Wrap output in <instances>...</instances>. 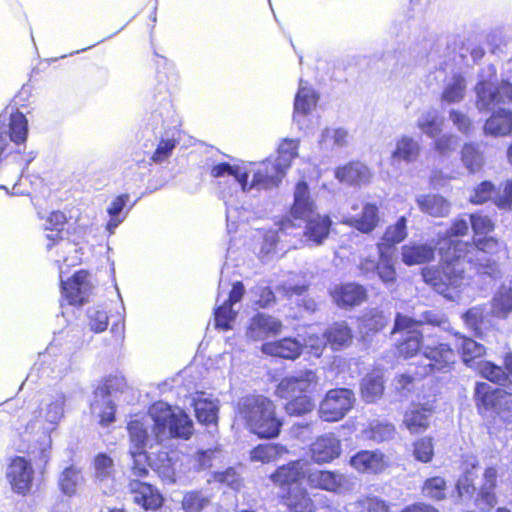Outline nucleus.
Segmentation results:
<instances>
[{"instance_id":"6","label":"nucleus","mask_w":512,"mask_h":512,"mask_svg":"<svg viewBox=\"0 0 512 512\" xmlns=\"http://www.w3.org/2000/svg\"><path fill=\"white\" fill-rule=\"evenodd\" d=\"M473 400L479 415L494 413L505 416L506 422L512 420V392L486 382H476Z\"/></svg>"},{"instance_id":"32","label":"nucleus","mask_w":512,"mask_h":512,"mask_svg":"<svg viewBox=\"0 0 512 512\" xmlns=\"http://www.w3.org/2000/svg\"><path fill=\"white\" fill-rule=\"evenodd\" d=\"M69 220L70 217L62 210H53L47 215L44 229L46 231L55 232L54 234L46 235L48 250L52 249L63 240V233Z\"/></svg>"},{"instance_id":"44","label":"nucleus","mask_w":512,"mask_h":512,"mask_svg":"<svg viewBox=\"0 0 512 512\" xmlns=\"http://www.w3.org/2000/svg\"><path fill=\"white\" fill-rule=\"evenodd\" d=\"M469 222L474 233V238L489 236L496 227L492 218L481 211L471 213L469 215Z\"/></svg>"},{"instance_id":"4","label":"nucleus","mask_w":512,"mask_h":512,"mask_svg":"<svg viewBox=\"0 0 512 512\" xmlns=\"http://www.w3.org/2000/svg\"><path fill=\"white\" fill-rule=\"evenodd\" d=\"M438 266H428L421 270L423 281L447 299L460 293L465 270L459 267L460 259H443Z\"/></svg>"},{"instance_id":"62","label":"nucleus","mask_w":512,"mask_h":512,"mask_svg":"<svg viewBox=\"0 0 512 512\" xmlns=\"http://www.w3.org/2000/svg\"><path fill=\"white\" fill-rule=\"evenodd\" d=\"M130 197L128 194H120L116 196L109 207L107 208V213L110 216V220L108 225L111 227H116L122 219L119 218L120 213L123 211Z\"/></svg>"},{"instance_id":"31","label":"nucleus","mask_w":512,"mask_h":512,"mask_svg":"<svg viewBox=\"0 0 512 512\" xmlns=\"http://www.w3.org/2000/svg\"><path fill=\"white\" fill-rule=\"evenodd\" d=\"M423 346V333L411 331L403 334L394 343V357L397 359H410L415 357Z\"/></svg>"},{"instance_id":"7","label":"nucleus","mask_w":512,"mask_h":512,"mask_svg":"<svg viewBox=\"0 0 512 512\" xmlns=\"http://www.w3.org/2000/svg\"><path fill=\"white\" fill-rule=\"evenodd\" d=\"M471 246L477 252L476 266L481 274L490 277L500 275V260L507 258L508 250L506 244L493 236L473 238Z\"/></svg>"},{"instance_id":"10","label":"nucleus","mask_w":512,"mask_h":512,"mask_svg":"<svg viewBox=\"0 0 512 512\" xmlns=\"http://www.w3.org/2000/svg\"><path fill=\"white\" fill-rule=\"evenodd\" d=\"M355 394L349 388L328 390L319 404V417L325 422H338L353 408Z\"/></svg>"},{"instance_id":"11","label":"nucleus","mask_w":512,"mask_h":512,"mask_svg":"<svg viewBox=\"0 0 512 512\" xmlns=\"http://www.w3.org/2000/svg\"><path fill=\"white\" fill-rule=\"evenodd\" d=\"M349 466L360 475L379 476L391 467L389 457L379 449H362L348 460Z\"/></svg>"},{"instance_id":"54","label":"nucleus","mask_w":512,"mask_h":512,"mask_svg":"<svg viewBox=\"0 0 512 512\" xmlns=\"http://www.w3.org/2000/svg\"><path fill=\"white\" fill-rule=\"evenodd\" d=\"M486 348L472 338H464L461 347V357L465 364L471 365L474 360L485 355Z\"/></svg>"},{"instance_id":"42","label":"nucleus","mask_w":512,"mask_h":512,"mask_svg":"<svg viewBox=\"0 0 512 512\" xmlns=\"http://www.w3.org/2000/svg\"><path fill=\"white\" fill-rule=\"evenodd\" d=\"M194 410L198 422L206 426H217L218 406L212 400L197 398L194 401Z\"/></svg>"},{"instance_id":"48","label":"nucleus","mask_w":512,"mask_h":512,"mask_svg":"<svg viewBox=\"0 0 512 512\" xmlns=\"http://www.w3.org/2000/svg\"><path fill=\"white\" fill-rule=\"evenodd\" d=\"M361 512H392L393 504L376 495H365L355 502Z\"/></svg>"},{"instance_id":"24","label":"nucleus","mask_w":512,"mask_h":512,"mask_svg":"<svg viewBox=\"0 0 512 512\" xmlns=\"http://www.w3.org/2000/svg\"><path fill=\"white\" fill-rule=\"evenodd\" d=\"M485 135L495 138L512 135V110L498 108L485 120L483 125Z\"/></svg>"},{"instance_id":"45","label":"nucleus","mask_w":512,"mask_h":512,"mask_svg":"<svg viewBox=\"0 0 512 512\" xmlns=\"http://www.w3.org/2000/svg\"><path fill=\"white\" fill-rule=\"evenodd\" d=\"M298 148L299 143L297 140L284 139L277 149V156L273 159L288 171L293 160L298 156Z\"/></svg>"},{"instance_id":"47","label":"nucleus","mask_w":512,"mask_h":512,"mask_svg":"<svg viewBox=\"0 0 512 512\" xmlns=\"http://www.w3.org/2000/svg\"><path fill=\"white\" fill-rule=\"evenodd\" d=\"M419 155V146L410 137H402L396 143V148L392 153V157L406 162L414 161Z\"/></svg>"},{"instance_id":"41","label":"nucleus","mask_w":512,"mask_h":512,"mask_svg":"<svg viewBox=\"0 0 512 512\" xmlns=\"http://www.w3.org/2000/svg\"><path fill=\"white\" fill-rule=\"evenodd\" d=\"M461 161L471 173L481 170L484 164V155L478 143L467 142L461 149Z\"/></svg>"},{"instance_id":"46","label":"nucleus","mask_w":512,"mask_h":512,"mask_svg":"<svg viewBox=\"0 0 512 512\" xmlns=\"http://www.w3.org/2000/svg\"><path fill=\"white\" fill-rule=\"evenodd\" d=\"M465 90L466 82L464 77L460 74H456L442 91L441 99L447 103L459 102L464 98Z\"/></svg>"},{"instance_id":"28","label":"nucleus","mask_w":512,"mask_h":512,"mask_svg":"<svg viewBox=\"0 0 512 512\" xmlns=\"http://www.w3.org/2000/svg\"><path fill=\"white\" fill-rule=\"evenodd\" d=\"M380 223L379 208L375 203H365L359 215L347 218L344 224L363 233H372Z\"/></svg>"},{"instance_id":"14","label":"nucleus","mask_w":512,"mask_h":512,"mask_svg":"<svg viewBox=\"0 0 512 512\" xmlns=\"http://www.w3.org/2000/svg\"><path fill=\"white\" fill-rule=\"evenodd\" d=\"M128 490L132 496L133 503L144 511L155 512L164 506L165 498L161 491L154 485L140 481L139 479H130Z\"/></svg>"},{"instance_id":"25","label":"nucleus","mask_w":512,"mask_h":512,"mask_svg":"<svg viewBox=\"0 0 512 512\" xmlns=\"http://www.w3.org/2000/svg\"><path fill=\"white\" fill-rule=\"evenodd\" d=\"M434 410V406L430 404L413 405L405 412L403 424L411 434L424 433L430 426L429 418Z\"/></svg>"},{"instance_id":"3","label":"nucleus","mask_w":512,"mask_h":512,"mask_svg":"<svg viewBox=\"0 0 512 512\" xmlns=\"http://www.w3.org/2000/svg\"><path fill=\"white\" fill-rule=\"evenodd\" d=\"M310 196L309 186L306 181L296 183L294 199L290 207V215L295 220L305 222L303 236L314 245H321L329 236L332 220L327 214H320Z\"/></svg>"},{"instance_id":"37","label":"nucleus","mask_w":512,"mask_h":512,"mask_svg":"<svg viewBox=\"0 0 512 512\" xmlns=\"http://www.w3.org/2000/svg\"><path fill=\"white\" fill-rule=\"evenodd\" d=\"M419 209L432 217H445L449 214L450 204L440 195H421L416 200Z\"/></svg>"},{"instance_id":"50","label":"nucleus","mask_w":512,"mask_h":512,"mask_svg":"<svg viewBox=\"0 0 512 512\" xmlns=\"http://www.w3.org/2000/svg\"><path fill=\"white\" fill-rule=\"evenodd\" d=\"M132 459L131 473L137 478H146L149 475L150 456L146 450H129Z\"/></svg>"},{"instance_id":"39","label":"nucleus","mask_w":512,"mask_h":512,"mask_svg":"<svg viewBox=\"0 0 512 512\" xmlns=\"http://www.w3.org/2000/svg\"><path fill=\"white\" fill-rule=\"evenodd\" d=\"M447 490V481L442 476L426 478L420 488L422 496L433 502L445 500L447 498Z\"/></svg>"},{"instance_id":"58","label":"nucleus","mask_w":512,"mask_h":512,"mask_svg":"<svg viewBox=\"0 0 512 512\" xmlns=\"http://www.w3.org/2000/svg\"><path fill=\"white\" fill-rule=\"evenodd\" d=\"M95 476L99 480H105L112 476L114 461L106 453H98L93 460Z\"/></svg>"},{"instance_id":"60","label":"nucleus","mask_w":512,"mask_h":512,"mask_svg":"<svg viewBox=\"0 0 512 512\" xmlns=\"http://www.w3.org/2000/svg\"><path fill=\"white\" fill-rule=\"evenodd\" d=\"M497 503L495 489L480 487L475 498V506L480 512H489Z\"/></svg>"},{"instance_id":"43","label":"nucleus","mask_w":512,"mask_h":512,"mask_svg":"<svg viewBox=\"0 0 512 512\" xmlns=\"http://www.w3.org/2000/svg\"><path fill=\"white\" fill-rule=\"evenodd\" d=\"M127 431L130 441L129 450H146L149 433L145 425L138 419L127 423Z\"/></svg>"},{"instance_id":"27","label":"nucleus","mask_w":512,"mask_h":512,"mask_svg":"<svg viewBox=\"0 0 512 512\" xmlns=\"http://www.w3.org/2000/svg\"><path fill=\"white\" fill-rule=\"evenodd\" d=\"M325 346L338 351L348 347L353 340V332L346 321H336L327 326L323 332Z\"/></svg>"},{"instance_id":"15","label":"nucleus","mask_w":512,"mask_h":512,"mask_svg":"<svg viewBox=\"0 0 512 512\" xmlns=\"http://www.w3.org/2000/svg\"><path fill=\"white\" fill-rule=\"evenodd\" d=\"M308 486L314 490L326 491L332 494H341L348 490V477L337 470L319 469L307 474Z\"/></svg>"},{"instance_id":"40","label":"nucleus","mask_w":512,"mask_h":512,"mask_svg":"<svg viewBox=\"0 0 512 512\" xmlns=\"http://www.w3.org/2000/svg\"><path fill=\"white\" fill-rule=\"evenodd\" d=\"M360 392L365 402H375L384 392L382 376L373 372L366 374L361 381Z\"/></svg>"},{"instance_id":"30","label":"nucleus","mask_w":512,"mask_h":512,"mask_svg":"<svg viewBox=\"0 0 512 512\" xmlns=\"http://www.w3.org/2000/svg\"><path fill=\"white\" fill-rule=\"evenodd\" d=\"M389 320V315L379 307L368 308L358 318L359 329L366 336H374L387 327Z\"/></svg>"},{"instance_id":"12","label":"nucleus","mask_w":512,"mask_h":512,"mask_svg":"<svg viewBox=\"0 0 512 512\" xmlns=\"http://www.w3.org/2000/svg\"><path fill=\"white\" fill-rule=\"evenodd\" d=\"M6 478L11 490L21 496L28 495L33 487L34 470L32 464L23 456H13L9 460Z\"/></svg>"},{"instance_id":"5","label":"nucleus","mask_w":512,"mask_h":512,"mask_svg":"<svg viewBox=\"0 0 512 512\" xmlns=\"http://www.w3.org/2000/svg\"><path fill=\"white\" fill-rule=\"evenodd\" d=\"M423 356L428 360V363L418 365L413 376L401 375V383L409 384L414 379L421 380L436 373H448L457 361V353L449 343L427 345L424 347Z\"/></svg>"},{"instance_id":"52","label":"nucleus","mask_w":512,"mask_h":512,"mask_svg":"<svg viewBox=\"0 0 512 512\" xmlns=\"http://www.w3.org/2000/svg\"><path fill=\"white\" fill-rule=\"evenodd\" d=\"M496 187L489 181L485 180L476 185L469 196V202L473 205H482L490 200L495 199Z\"/></svg>"},{"instance_id":"49","label":"nucleus","mask_w":512,"mask_h":512,"mask_svg":"<svg viewBox=\"0 0 512 512\" xmlns=\"http://www.w3.org/2000/svg\"><path fill=\"white\" fill-rule=\"evenodd\" d=\"M209 501V498L200 490L187 491L181 500V508L184 512H201Z\"/></svg>"},{"instance_id":"1","label":"nucleus","mask_w":512,"mask_h":512,"mask_svg":"<svg viewBox=\"0 0 512 512\" xmlns=\"http://www.w3.org/2000/svg\"><path fill=\"white\" fill-rule=\"evenodd\" d=\"M318 385L316 371L304 369L283 377L275 388V395L287 401L284 409L289 416H303L314 409L313 393Z\"/></svg>"},{"instance_id":"35","label":"nucleus","mask_w":512,"mask_h":512,"mask_svg":"<svg viewBox=\"0 0 512 512\" xmlns=\"http://www.w3.org/2000/svg\"><path fill=\"white\" fill-rule=\"evenodd\" d=\"M288 454V449L280 443H261L250 450L249 457L253 462L269 464Z\"/></svg>"},{"instance_id":"56","label":"nucleus","mask_w":512,"mask_h":512,"mask_svg":"<svg viewBox=\"0 0 512 512\" xmlns=\"http://www.w3.org/2000/svg\"><path fill=\"white\" fill-rule=\"evenodd\" d=\"M413 456L419 462H430L434 456L433 439L431 437H422L414 441Z\"/></svg>"},{"instance_id":"13","label":"nucleus","mask_w":512,"mask_h":512,"mask_svg":"<svg viewBox=\"0 0 512 512\" xmlns=\"http://www.w3.org/2000/svg\"><path fill=\"white\" fill-rule=\"evenodd\" d=\"M332 302L340 309L351 310L368 300L367 288L358 282H341L329 290Z\"/></svg>"},{"instance_id":"63","label":"nucleus","mask_w":512,"mask_h":512,"mask_svg":"<svg viewBox=\"0 0 512 512\" xmlns=\"http://www.w3.org/2000/svg\"><path fill=\"white\" fill-rule=\"evenodd\" d=\"M78 470L73 467H67L63 470L59 478V488L66 495H73L77 487Z\"/></svg>"},{"instance_id":"9","label":"nucleus","mask_w":512,"mask_h":512,"mask_svg":"<svg viewBox=\"0 0 512 512\" xmlns=\"http://www.w3.org/2000/svg\"><path fill=\"white\" fill-rule=\"evenodd\" d=\"M468 233L469 224L464 215H459L453 219L445 233L438 237L437 245L440 257L443 259L465 258L471 242L462 241L458 238L467 236Z\"/></svg>"},{"instance_id":"51","label":"nucleus","mask_w":512,"mask_h":512,"mask_svg":"<svg viewBox=\"0 0 512 512\" xmlns=\"http://www.w3.org/2000/svg\"><path fill=\"white\" fill-rule=\"evenodd\" d=\"M236 316L237 312L233 310L232 306L222 303L214 309L215 328L222 331L231 330Z\"/></svg>"},{"instance_id":"64","label":"nucleus","mask_w":512,"mask_h":512,"mask_svg":"<svg viewBox=\"0 0 512 512\" xmlns=\"http://www.w3.org/2000/svg\"><path fill=\"white\" fill-rule=\"evenodd\" d=\"M494 204L500 210H512V179H508L502 184V193L495 197Z\"/></svg>"},{"instance_id":"8","label":"nucleus","mask_w":512,"mask_h":512,"mask_svg":"<svg viewBox=\"0 0 512 512\" xmlns=\"http://www.w3.org/2000/svg\"><path fill=\"white\" fill-rule=\"evenodd\" d=\"M150 415L154 421L155 430L158 433L166 429L172 438L188 440L193 434V422L189 416L183 412H173L171 407L162 403L154 404L150 410Z\"/></svg>"},{"instance_id":"53","label":"nucleus","mask_w":512,"mask_h":512,"mask_svg":"<svg viewBox=\"0 0 512 512\" xmlns=\"http://www.w3.org/2000/svg\"><path fill=\"white\" fill-rule=\"evenodd\" d=\"M478 374L494 384H500L507 379L504 366L501 367L490 361H481L478 363Z\"/></svg>"},{"instance_id":"23","label":"nucleus","mask_w":512,"mask_h":512,"mask_svg":"<svg viewBox=\"0 0 512 512\" xmlns=\"http://www.w3.org/2000/svg\"><path fill=\"white\" fill-rule=\"evenodd\" d=\"M261 351L268 356L294 361L301 356L303 345L295 338L284 337L263 343Z\"/></svg>"},{"instance_id":"22","label":"nucleus","mask_w":512,"mask_h":512,"mask_svg":"<svg viewBox=\"0 0 512 512\" xmlns=\"http://www.w3.org/2000/svg\"><path fill=\"white\" fill-rule=\"evenodd\" d=\"M278 498L287 512L317 511L316 504L305 487L294 486V488H288L280 493Z\"/></svg>"},{"instance_id":"21","label":"nucleus","mask_w":512,"mask_h":512,"mask_svg":"<svg viewBox=\"0 0 512 512\" xmlns=\"http://www.w3.org/2000/svg\"><path fill=\"white\" fill-rule=\"evenodd\" d=\"M341 441L333 434L318 436L309 446V455L316 464H328L341 455Z\"/></svg>"},{"instance_id":"55","label":"nucleus","mask_w":512,"mask_h":512,"mask_svg":"<svg viewBox=\"0 0 512 512\" xmlns=\"http://www.w3.org/2000/svg\"><path fill=\"white\" fill-rule=\"evenodd\" d=\"M375 270L383 283L393 284L396 282V269L388 253L379 255V261L376 264Z\"/></svg>"},{"instance_id":"26","label":"nucleus","mask_w":512,"mask_h":512,"mask_svg":"<svg viewBox=\"0 0 512 512\" xmlns=\"http://www.w3.org/2000/svg\"><path fill=\"white\" fill-rule=\"evenodd\" d=\"M407 235V219L405 216H401L395 223L386 227L376 245L378 254L383 255L391 252L397 244L406 239Z\"/></svg>"},{"instance_id":"20","label":"nucleus","mask_w":512,"mask_h":512,"mask_svg":"<svg viewBox=\"0 0 512 512\" xmlns=\"http://www.w3.org/2000/svg\"><path fill=\"white\" fill-rule=\"evenodd\" d=\"M283 330V323L278 318L258 312L249 321L246 335L253 341L264 340L279 335Z\"/></svg>"},{"instance_id":"59","label":"nucleus","mask_w":512,"mask_h":512,"mask_svg":"<svg viewBox=\"0 0 512 512\" xmlns=\"http://www.w3.org/2000/svg\"><path fill=\"white\" fill-rule=\"evenodd\" d=\"M177 144V139L173 137L160 139L156 149L151 155V162L158 164L166 161L172 155Z\"/></svg>"},{"instance_id":"33","label":"nucleus","mask_w":512,"mask_h":512,"mask_svg":"<svg viewBox=\"0 0 512 512\" xmlns=\"http://www.w3.org/2000/svg\"><path fill=\"white\" fill-rule=\"evenodd\" d=\"M401 255L407 266L424 264L434 259L435 248L429 244L410 243L402 246Z\"/></svg>"},{"instance_id":"57","label":"nucleus","mask_w":512,"mask_h":512,"mask_svg":"<svg viewBox=\"0 0 512 512\" xmlns=\"http://www.w3.org/2000/svg\"><path fill=\"white\" fill-rule=\"evenodd\" d=\"M51 440L48 437L46 441L30 445L27 454L35 463L41 464L44 468L50 460Z\"/></svg>"},{"instance_id":"18","label":"nucleus","mask_w":512,"mask_h":512,"mask_svg":"<svg viewBox=\"0 0 512 512\" xmlns=\"http://www.w3.org/2000/svg\"><path fill=\"white\" fill-rule=\"evenodd\" d=\"M475 105L479 111H488L493 106L504 103L503 80L492 81L491 79H480L475 87Z\"/></svg>"},{"instance_id":"34","label":"nucleus","mask_w":512,"mask_h":512,"mask_svg":"<svg viewBox=\"0 0 512 512\" xmlns=\"http://www.w3.org/2000/svg\"><path fill=\"white\" fill-rule=\"evenodd\" d=\"M319 94L311 87L300 85L293 103V118L305 117L317 107Z\"/></svg>"},{"instance_id":"61","label":"nucleus","mask_w":512,"mask_h":512,"mask_svg":"<svg viewBox=\"0 0 512 512\" xmlns=\"http://www.w3.org/2000/svg\"><path fill=\"white\" fill-rule=\"evenodd\" d=\"M420 322L410 316L404 315L400 312L396 313L394 324L391 329L392 334L396 333H410L411 331H419Z\"/></svg>"},{"instance_id":"16","label":"nucleus","mask_w":512,"mask_h":512,"mask_svg":"<svg viewBox=\"0 0 512 512\" xmlns=\"http://www.w3.org/2000/svg\"><path fill=\"white\" fill-rule=\"evenodd\" d=\"M287 174L281 164L268 157L259 163L254 164L251 186H257L258 189L269 190L277 188Z\"/></svg>"},{"instance_id":"36","label":"nucleus","mask_w":512,"mask_h":512,"mask_svg":"<svg viewBox=\"0 0 512 512\" xmlns=\"http://www.w3.org/2000/svg\"><path fill=\"white\" fill-rule=\"evenodd\" d=\"M396 434L395 426L387 421L373 420L362 430L365 440L374 443H383L394 439Z\"/></svg>"},{"instance_id":"19","label":"nucleus","mask_w":512,"mask_h":512,"mask_svg":"<svg viewBox=\"0 0 512 512\" xmlns=\"http://www.w3.org/2000/svg\"><path fill=\"white\" fill-rule=\"evenodd\" d=\"M307 474L304 469V463L301 459L291 460L278 466L269 476L272 483L286 490L293 488V485L300 486L303 480H306Z\"/></svg>"},{"instance_id":"29","label":"nucleus","mask_w":512,"mask_h":512,"mask_svg":"<svg viewBox=\"0 0 512 512\" xmlns=\"http://www.w3.org/2000/svg\"><path fill=\"white\" fill-rule=\"evenodd\" d=\"M336 178L351 185L368 183L372 177L370 169L360 161H350L338 166L335 171Z\"/></svg>"},{"instance_id":"38","label":"nucleus","mask_w":512,"mask_h":512,"mask_svg":"<svg viewBox=\"0 0 512 512\" xmlns=\"http://www.w3.org/2000/svg\"><path fill=\"white\" fill-rule=\"evenodd\" d=\"M491 314L498 319H507L512 313V288L501 286L491 300Z\"/></svg>"},{"instance_id":"17","label":"nucleus","mask_w":512,"mask_h":512,"mask_svg":"<svg viewBox=\"0 0 512 512\" xmlns=\"http://www.w3.org/2000/svg\"><path fill=\"white\" fill-rule=\"evenodd\" d=\"M90 278L88 270L80 269L67 280L61 281L62 294L70 305H82L88 301L93 289Z\"/></svg>"},{"instance_id":"2","label":"nucleus","mask_w":512,"mask_h":512,"mask_svg":"<svg viewBox=\"0 0 512 512\" xmlns=\"http://www.w3.org/2000/svg\"><path fill=\"white\" fill-rule=\"evenodd\" d=\"M239 414L246 429L259 439H275L282 431L283 419L278 415L274 401L267 396H246L239 407Z\"/></svg>"}]
</instances>
